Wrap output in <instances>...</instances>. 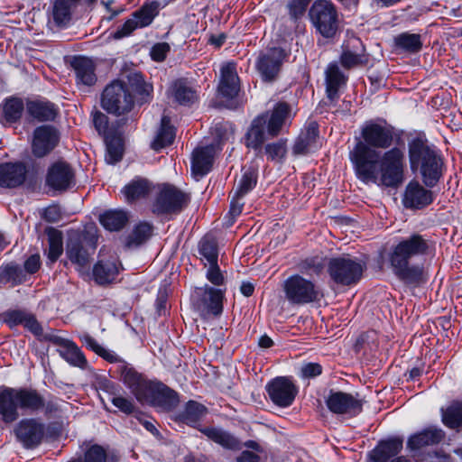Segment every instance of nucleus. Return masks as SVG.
Wrapping results in <instances>:
<instances>
[{"label": "nucleus", "instance_id": "052dcab7", "mask_svg": "<svg viewBox=\"0 0 462 462\" xmlns=\"http://www.w3.org/2000/svg\"><path fill=\"white\" fill-rule=\"evenodd\" d=\"M109 400L116 408H118L124 413L131 414L134 411V403L129 399L111 393Z\"/></svg>", "mask_w": 462, "mask_h": 462}, {"label": "nucleus", "instance_id": "c9c22d12", "mask_svg": "<svg viewBox=\"0 0 462 462\" xmlns=\"http://www.w3.org/2000/svg\"><path fill=\"white\" fill-rule=\"evenodd\" d=\"M200 431L209 439L222 446L224 448L238 450L241 448L240 441L231 433L217 428H204Z\"/></svg>", "mask_w": 462, "mask_h": 462}, {"label": "nucleus", "instance_id": "a18cd8bd", "mask_svg": "<svg viewBox=\"0 0 462 462\" xmlns=\"http://www.w3.org/2000/svg\"><path fill=\"white\" fill-rule=\"evenodd\" d=\"M394 43L397 48L411 53L420 51L422 47L420 35L417 33H401L394 38Z\"/></svg>", "mask_w": 462, "mask_h": 462}, {"label": "nucleus", "instance_id": "13d9d810", "mask_svg": "<svg viewBox=\"0 0 462 462\" xmlns=\"http://www.w3.org/2000/svg\"><path fill=\"white\" fill-rule=\"evenodd\" d=\"M322 366L319 363L309 362L301 365L299 376L302 379H311L320 375Z\"/></svg>", "mask_w": 462, "mask_h": 462}, {"label": "nucleus", "instance_id": "7c9ffc66", "mask_svg": "<svg viewBox=\"0 0 462 462\" xmlns=\"http://www.w3.org/2000/svg\"><path fill=\"white\" fill-rule=\"evenodd\" d=\"M403 440L398 437L382 440L372 451V459L374 462H387L401 452Z\"/></svg>", "mask_w": 462, "mask_h": 462}, {"label": "nucleus", "instance_id": "ddd939ff", "mask_svg": "<svg viewBox=\"0 0 462 462\" xmlns=\"http://www.w3.org/2000/svg\"><path fill=\"white\" fill-rule=\"evenodd\" d=\"M326 404L328 410L338 415H346L347 417H355L363 410V401L358 395H353L344 392H333L328 394Z\"/></svg>", "mask_w": 462, "mask_h": 462}, {"label": "nucleus", "instance_id": "bf43d9fd", "mask_svg": "<svg viewBox=\"0 0 462 462\" xmlns=\"http://www.w3.org/2000/svg\"><path fill=\"white\" fill-rule=\"evenodd\" d=\"M311 0H290L287 8L291 18L298 19L302 16Z\"/></svg>", "mask_w": 462, "mask_h": 462}, {"label": "nucleus", "instance_id": "2f4dec72", "mask_svg": "<svg viewBox=\"0 0 462 462\" xmlns=\"http://www.w3.org/2000/svg\"><path fill=\"white\" fill-rule=\"evenodd\" d=\"M214 160V147L212 145L194 150L191 161V169L195 175L204 176L212 167Z\"/></svg>", "mask_w": 462, "mask_h": 462}, {"label": "nucleus", "instance_id": "412c9836", "mask_svg": "<svg viewBox=\"0 0 462 462\" xmlns=\"http://www.w3.org/2000/svg\"><path fill=\"white\" fill-rule=\"evenodd\" d=\"M59 142L58 132L50 125L37 127L33 133L32 152L37 157L49 153Z\"/></svg>", "mask_w": 462, "mask_h": 462}, {"label": "nucleus", "instance_id": "4468645a", "mask_svg": "<svg viewBox=\"0 0 462 462\" xmlns=\"http://www.w3.org/2000/svg\"><path fill=\"white\" fill-rule=\"evenodd\" d=\"M444 438L445 433L441 429L430 426L410 436L407 440V449L416 462H420L423 457L420 451L424 448L440 443Z\"/></svg>", "mask_w": 462, "mask_h": 462}, {"label": "nucleus", "instance_id": "5fc2aeb1", "mask_svg": "<svg viewBox=\"0 0 462 462\" xmlns=\"http://www.w3.org/2000/svg\"><path fill=\"white\" fill-rule=\"evenodd\" d=\"M286 152L285 140H279L265 146V152L272 161H282L285 157Z\"/></svg>", "mask_w": 462, "mask_h": 462}, {"label": "nucleus", "instance_id": "4be33fe9", "mask_svg": "<svg viewBox=\"0 0 462 462\" xmlns=\"http://www.w3.org/2000/svg\"><path fill=\"white\" fill-rule=\"evenodd\" d=\"M27 167L23 162L0 163V187L14 189L22 186L27 177Z\"/></svg>", "mask_w": 462, "mask_h": 462}, {"label": "nucleus", "instance_id": "58836bf2", "mask_svg": "<svg viewBox=\"0 0 462 462\" xmlns=\"http://www.w3.org/2000/svg\"><path fill=\"white\" fill-rule=\"evenodd\" d=\"M118 274V268L113 261H98L93 268V276L98 284L113 282Z\"/></svg>", "mask_w": 462, "mask_h": 462}, {"label": "nucleus", "instance_id": "79ce46f5", "mask_svg": "<svg viewBox=\"0 0 462 462\" xmlns=\"http://www.w3.org/2000/svg\"><path fill=\"white\" fill-rule=\"evenodd\" d=\"M45 233L48 236L49 244L47 256L51 263H54L63 252L62 233L54 227H47Z\"/></svg>", "mask_w": 462, "mask_h": 462}, {"label": "nucleus", "instance_id": "4d7b16f0", "mask_svg": "<svg viewBox=\"0 0 462 462\" xmlns=\"http://www.w3.org/2000/svg\"><path fill=\"white\" fill-rule=\"evenodd\" d=\"M323 268V264L318 257H310L299 263V269L304 273L319 274Z\"/></svg>", "mask_w": 462, "mask_h": 462}, {"label": "nucleus", "instance_id": "6ab92c4d", "mask_svg": "<svg viewBox=\"0 0 462 462\" xmlns=\"http://www.w3.org/2000/svg\"><path fill=\"white\" fill-rule=\"evenodd\" d=\"M75 183V174L70 165L65 162H57L48 170L46 184L55 190L63 191Z\"/></svg>", "mask_w": 462, "mask_h": 462}, {"label": "nucleus", "instance_id": "a19ab883", "mask_svg": "<svg viewBox=\"0 0 462 462\" xmlns=\"http://www.w3.org/2000/svg\"><path fill=\"white\" fill-rule=\"evenodd\" d=\"M101 225L109 231H118L127 223V214L124 210H107L100 216Z\"/></svg>", "mask_w": 462, "mask_h": 462}, {"label": "nucleus", "instance_id": "393cba45", "mask_svg": "<svg viewBox=\"0 0 462 462\" xmlns=\"http://www.w3.org/2000/svg\"><path fill=\"white\" fill-rule=\"evenodd\" d=\"M121 378L123 383L131 390L132 393L139 402L143 401L152 381L146 380L141 374L133 367L123 365L121 368Z\"/></svg>", "mask_w": 462, "mask_h": 462}, {"label": "nucleus", "instance_id": "6e6552de", "mask_svg": "<svg viewBox=\"0 0 462 462\" xmlns=\"http://www.w3.org/2000/svg\"><path fill=\"white\" fill-rule=\"evenodd\" d=\"M189 193L170 184H164L157 193L152 204V212L157 215L180 213L189 203Z\"/></svg>", "mask_w": 462, "mask_h": 462}, {"label": "nucleus", "instance_id": "9d476101", "mask_svg": "<svg viewBox=\"0 0 462 462\" xmlns=\"http://www.w3.org/2000/svg\"><path fill=\"white\" fill-rule=\"evenodd\" d=\"M97 238L94 234L74 236L69 238L66 246L68 259L82 272L88 267L91 256L95 254Z\"/></svg>", "mask_w": 462, "mask_h": 462}, {"label": "nucleus", "instance_id": "0eeeda50", "mask_svg": "<svg viewBox=\"0 0 462 462\" xmlns=\"http://www.w3.org/2000/svg\"><path fill=\"white\" fill-rule=\"evenodd\" d=\"M101 102L106 112L116 116L128 114L134 106V96L121 80L113 81L104 89Z\"/></svg>", "mask_w": 462, "mask_h": 462}, {"label": "nucleus", "instance_id": "5701e85b", "mask_svg": "<svg viewBox=\"0 0 462 462\" xmlns=\"http://www.w3.org/2000/svg\"><path fill=\"white\" fill-rule=\"evenodd\" d=\"M367 62L368 57L365 54V49L360 39L353 38L343 45L340 63L345 69L365 65Z\"/></svg>", "mask_w": 462, "mask_h": 462}, {"label": "nucleus", "instance_id": "f3484780", "mask_svg": "<svg viewBox=\"0 0 462 462\" xmlns=\"http://www.w3.org/2000/svg\"><path fill=\"white\" fill-rule=\"evenodd\" d=\"M285 57L281 48H272L259 55L256 68L264 81H273L277 77Z\"/></svg>", "mask_w": 462, "mask_h": 462}, {"label": "nucleus", "instance_id": "dca6fc26", "mask_svg": "<svg viewBox=\"0 0 462 462\" xmlns=\"http://www.w3.org/2000/svg\"><path fill=\"white\" fill-rule=\"evenodd\" d=\"M17 439L26 448L39 446L45 434V425L37 419H23L14 429Z\"/></svg>", "mask_w": 462, "mask_h": 462}, {"label": "nucleus", "instance_id": "e2e57ef3", "mask_svg": "<svg viewBox=\"0 0 462 462\" xmlns=\"http://www.w3.org/2000/svg\"><path fill=\"white\" fill-rule=\"evenodd\" d=\"M170 49V45L166 42L156 43L151 50V57L155 61H163Z\"/></svg>", "mask_w": 462, "mask_h": 462}, {"label": "nucleus", "instance_id": "49530a36", "mask_svg": "<svg viewBox=\"0 0 462 462\" xmlns=\"http://www.w3.org/2000/svg\"><path fill=\"white\" fill-rule=\"evenodd\" d=\"M128 89L131 88L142 99L151 95L152 86L144 81L143 75L139 72H131L127 75V82L125 83Z\"/></svg>", "mask_w": 462, "mask_h": 462}, {"label": "nucleus", "instance_id": "37998d69", "mask_svg": "<svg viewBox=\"0 0 462 462\" xmlns=\"http://www.w3.org/2000/svg\"><path fill=\"white\" fill-rule=\"evenodd\" d=\"M257 171L254 168H244L243 174L241 179L238 180L235 190L237 198H243L255 187L257 183Z\"/></svg>", "mask_w": 462, "mask_h": 462}, {"label": "nucleus", "instance_id": "7ed1b4c3", "mask_svg": "<svg viewBox=\"0 0 462 462\" xmlns=\"http://www.w3.org/2000/svg\"><path fill=\"white\" fill-rule=\"evenodd\" d=\"M38 411L45 410L46 414L59 410L53 401L44 402L40 393L32 388L8 386L0 387V417L5 423H13L19 418L18 410Z\"/></svg>", "mask_w": 462, "mask_h": 462}, {"label": "nucleus", "instance_id": "0e129e2a", "mask_svg": "<svg viewBox=\"0 0 462 462\" xmlns=\"http://www.w3.org/2000/svg\"><path fill=\"white\" fill-rule=\"evenodd\" d=\"M23 327L36 336L42 335V326L37 321V319L32 315L27 314L23 322Z\"/></svg>", "mask_w": 462, "mask_h": 462}, {"label": "nucleus", "instance_id": "cd10ccee", "mask_svg": "<svg viewBox=\"0 0 462 462\" xmlns=\"http://www.w3.org/2000/svg\"><path fill=\"white\" fill-rule=\"evenodd\" d=\"M54 343L59 346L57 351L60 356L70 365L79 368H85L87 366L88 362L83 352L73 341L57 337Z\"/></svg>", "mask_w": 462, "mask_h": 462}, {"label": "nucleus", "instance_id": "f704fd0d", "mask_svg": "<svg viewBox=\"0 0 462 462\" xmlns=\"http://www.w3.org/2000/svg\"><path fill=\"white\" fill-rule=\"evenodd\" d=\"M26 111L30 116L40 122L52 121L57 115L55 106L48 101H28Z\"/></svg>", "mask_w": 462, "mask_h": 462}, {"label": "nucleus", "instance_id": "aec40b11", "mask_svg": "<svg viewBox=\"0 0 462 462\" xmlns=\"http://www.w3.org/2000/svg\"><path fill=\"white\" fill-rule=\"evenodd\" d=\"M432 201V191L426 189L418 181L411 180L406 186L402 198V204L406 208L421 209Z\"/></svg>", "mask_w": 462, "mask_h": 462}, {"label": "nucleus", "instance_id": "774afa93", "mask_svg": "<svg viewBox=\"0 0 462 462\" xmlns=\"http://www.w3.org/2000/svg\"><path fill=\"white\" fill-rule=\"evenodd\" d=\"M40 265V256L38 254H32L25 261L24 269L29 273H34L39 270Z\"/></svg>", "mask_w": 462, "mask_h": 462}, {"label": "nucleus", "instance_id": "680f3d73", "mask_svg": "<svg viewBox=\"0 0 462 462\" xmlns=\"http://www.w3.org/2000/svg\"><path fill=\"white\" fill-rule=\"evenodd\" d=\"M93 123L97 131L105 137L109 135L108 117L102 112H96L93 116Z\"/></svg>", "mask_w": 462, "mask_h": 462}, {"label": "nucleus", "instance_id": "b1692460", "mask_svg": "<svg viewBox=\"0 0 462 462\" xmlns=\"http://www.w3.org/2000/svg\"><path fill=\"white\" fill-rule=\"evenodd\" d=\"M319 146V125L316 122H310L297 138L292 152L295 155H304L315 152Z\"/></svg>", "mask_w": 462, "mask_h": 462}, {"label": "nucleus", "instance_id": "864d4df0", "mask_svg": "<svg viewBox=\"0 0 462 462\" xmlns=\"http://www.w3.org/2000/svg\"><path fill=\"white\" fill-rule=\"evenodd\" d=\"M152 233V226L149 223H139L129 236V243L136 245L143 244L150 238Z\"/></svg>", "mask_w": 462, "mask_h": 462}, {"label": "nucleus", "instance_id": "ea45409f", "mask_svg": "<svg viewBox=\"0 0 462 462\" xmlns=\"http://www.w3.org/2000/svg\"><path fill=\"white\" fill-rule=\"evenodd\" d=\"M175 138L174 128L171 125L170 117L163 116L161 120V127L157 133L154 141L152 143V148L159 151L171 143Z\"/></svg>", "mask_w": 462, "mask_h": 462}, {"label": "nucleus", "instance_id": "2eb2a0df", "mask_svg": "<svg viewBox=\"0 0 462 462\" xmlns=\"http://www.w3.org/2000/svg\"><path fill=\"white\" fill-rule=\"evenodd\" d=\"M266 391L272 402L280 407L292 404L298 393V388L288 377H276L266 384Z\"/></svg>", "mask_w": 462, "mask_h": 462}, {"label": "nucleus", "instance_id": "20e7f679", "mask_svg": "<svg viewBox=\"0 0 462 462\" xmlns=\"http://www.w3.org/2000/svg\"><path fill=\"white\" fill-rule=\"evenodd\" d=\"M409 159L411 170L420 171L425 186H436L443 168V161L438 152L426 141L416 138L409 143Z\"/></svg>", "mask_w": 462, "mask_h": 462}, {"label": "nucleus", "instance_id": "338daca9", "mask_svg": "<svg viewBox=\"0 0 462 462\" xmlns=\"http://www.w3.org/2000/svg\"><path fill=\"white\" fill-rule=\"evenodd\" d=\"M81 342L89 349H91L93 352H95L97 355L99 354V352L102 349V346L98 344V342L92 337L88 334H84L80 337Z\"/></svg>", "mask_w": 462, "mask_h": 462}, {"label": "nucleus", "instance_id": "8fccbe9b", "mask_svg": "<svg viewBox=\"0 0 462 462\" xmlns=\"http://www.w3.org/2000/svg\"><path fill=\"white\" fill-rule=\"evenodd\" d=\"M106 143V161L110 164H115L123 157L124 144L122 140L116 136L107 135L105 137Z\"/></svg>", "mask_w": 462, "mask_h": 462}, {"label": "nucleus", "instance_id": "a211bd4d", "mask_svg": "<svg viewBox=\"0 0 462 462\" xmlns=\"http://www.w3.org/2000/svg\"><path fill=\"white\" fill-rule=\"evenodd\" d=\"M179 402V396L175 391L162 383L152 381L142 402H149L155 407L171 411L178 405Z\"/></svg>", "mask_w": 462, "mask_h": 462}, {"label": "nucleus", "instance_id": "3c124183", "mask_svg": "<svg viewBox=\"0 0 462 462\" xmlns=\"http://www.w3.org/2000/svg\"><path fill=\"white\" fill-rule=\"evenodd\" d=\"M24 110L23 102L18 97L5 99L3 106L4 116L7 122L14 123L19 120Z\"/></svg>", "mask_w": 462, "mask_h": 462}, {"label": "nucleus", "instance_id": "f03ea898", "mask_svg": "<svg viewBox=\"0 0 462 462\" xmlns=\"http://www.w3.org/2000/svg\"><path fill=\"white\" fill-rule=\"evenodd\" d=\"M429 250V240L420 234L414 233L401 238L392 246L388 254V261L395 276L409 284L423 282V266L411 264V261L426 255Z\"/></svg>", "mask_w": 462, "mask_h": 462}, {"label": "nucleus", "instance_id": "a878e982", "mask_svg": "<svg viewBox=\"0 0 462 462\" xmlns=\"http://www.w3.org/2000/svg\"><path fill=\"white\" fill-rule=\"evenodd\" d=\"M221 78L218 85L219 93L226 98H234L237 96L240 84L236 73V65L227 63L221 68Z\"/></svg>", "mask_w": 462, "mask_h": 462}, {"label": "nucleus", "instance_id": "c85d7f7f", "mask_svg": "<svg viewBox=\"0 0 462 462\" xmlns=\"http://www.w3.org/2000/svg\"><path fill=\"white\" fill-rule=\"evenodd\" d=\"M173 99L181 106H191L198 98V89L186 79L175 80L170 88Z\"/></svg>", "mask_w": 462, "mask_h": 462}, {"label": "nucleus", "instance_id": "c03bdc74", "mask_svg": "<svg viewBox=\"0 0 462 462\" xmlns=\"http://www.w3.org/2000/svg\"><path fill=\"white\" fill-rule=\"evenodd\" d=\"M200 259L206 260L208 264L217 263L218 250L216 240L210 236H205L199 243Z\"/></svg>", "mask_w": 462, "mask_h": 462}, {"label": "nucleus", "instance_id": "1a4fd4ad", "mask_svg": "<svg viewBox=\"0 0 462 462\" xmlns=\"http://www.w3.org/2000/svg\"><path fill=\"white\" fill-rule=\"evenodd\" d=\"M283 291L286 299L291 304L304 305L320 299V291L316 284L299 274L291 275L285 280Z\"/></svg>", "mask_w": 462, "mask_h": 462}, {"label": "nucleus", "instance_id": "de8ad7c7", "mask_svg": "<svg viewBox=\"0 0 462 462\" xmlns=\"http://www.w3.org/2000/svg\"><path fill=\"white\" fill-rule=\"evenodd\" d=\"M442 421L450 429L460 427L462 425V402H454L445 411H442Z\"/></svg>", "mask_w": 462, "mask_h": 462}, {"label": "nucleus", "instance_id": "39448f33", "mask_svg": "<svg viewBox=\"0 0 462 462\" xmlns=\"http://www.w3.org/2000/svg\"><path fill=\"white\" fill-rule=\"evenodd\" d=\"M207 280L216 287L206 284L194 291V303L203 314L218 316L223 311V299L226 292L225 278L217 263L208 264L206 272Z\"/></svg>", "mask_w": 462, "mask_h": 462}, {"label": "nucleus", "instance_id": "c756f323", "mask_svg": "<svg viewBox=\"0 0 462 462\" xmlns=\"http://www.w3.org/2000/svg\"><path fill=\"white\" fill-rule=\"evenodd\" d=\"M262 116H267V134L274 137L280 134L286 120L291 116V107L287 103L280 102L274 106L270 116L268 113Z\"/></svg>", "mask_w": 462, "mask_h": 462}, {"label": "nucleus", "instance_id": "4c0bfd02", "mask_svg": "<svg viewBox=\"0 0 462 462\" xmlns=\"http://www.w3.org/2000/svg\"><path fill=\"white\" fill-rule=\"evenodd\" d=\"M80 0H54L52 5L53 21L58 26H67L72 15L73 9Z\"/></svg>", "mask_w": 462, "mask_h": 462}, {"label": "nucleus", "instance_id": "f257e3e1", "mask_svg": "<svg viewBox=\"0 0 462 462\" xmlns=\"http://www.w3.org/2000/svg\"><path fill=\"white\" fill-rule=\"evenodd\" d=\"M364 141H358L349 157L358 180L386 188H397L404 180L406 168L405 151L393 147V133L389 127L370 123L362 129Z\"/></svg>", "mask_w": 462, "mask_h": 462}, {"label": "nucleus", "instance_id": "69168bd1", "mask_svg": "<svg viewBox=\"0 0 462 462\" xmlns=\"http://www.w3.org/2000/svg\"><path fill=\"white\" fill-rule=\"evenodd\" d=\"M26 316L27 314L23 311L14 310L7 314L6 321L10 327L17 326L20 324L23 325Z\"/></svg>", "mask_w": 462, "mask_h": 462}, {"label": "nucleus", "instance_id": "9b49d317", "mask_svg": "<svg viewBox=\"0 0 462 462\" xmlns=\"http://www.w3.org/2000/svg\"><path fill=\"white\" fill-rule=\"evenodd\" d=\"M310 19L317 30L325 37L335 35L337 30V12L328 0L314 2L310 10Z\"/></svg>", "mask_w": 462, "mask_h": 462}, {"label": "nucleus", "instance_id": "72a5a7b5", "mask_svg": "<svg viewBox=\"0 0 462 462\" xmlns=\"http://www.w3.org/2000/svg\"><path fill=\"white\" fill-rule=\"evenodd\" d=\"M72 67L75 70L78 83L85 86H92L96 83V66L91 59L86 57L75 58Z\"/></svg>", "mask_w": 462, "mask_h": 462}, {"label": "nucleus", "instance_id": "bb28decb", "mask_svg": "<svg viewBox=\"0 0 462 462\" xmlns=\"http://www.w3.org/2000/svg\"><path fill=\"white\" fill-rule=\"evenodd\" d=\"M347 77L340 70L337 63H330L325 71L327 97L330 101L338 98L339 91L346 84Z\"/></svg>", "mask_w": 462, "mask_h": 462}, {"label": "nucleus", "instance_id": "423d86ee", "mask_svg": "<svg viewBox=\"0 0 462 462\" xmlns=\"http://www.w3.org/2000/svg\"><path fill=\"white\" fill-rule=\"evenodd\" d=\"M365 268V262L348 255L333 257L328 263L330 279L341 286H351L358 282Z\"/></svg>", "mask_w": 462, "mask_h": 462}, {"label": "nucleus", "instance_id": "e433bc0d", "mask_svg": "<svg viewBox=\"0 0 462 462\" xmlns=\"http://www.w3.org/2000/svg\"><path fill=\"white\" fill-rule=\"evenodd\" d=\"M152 184L147 179L137 177L126 184L122 189L128 202L145 198L150 194Z\"/></svg>", "mask_w": 462, "mask_h": 462}, {"label": "nucleus", "instance_id": "6e6d98bb", "mask_svg": "<svg viewBox=\"0 0 462 462\" xmlns=\"http://www.w3.org/2000/svg\"><path fill=\"white\" fill-rule=\"evenodd\" d=\"M214 131L218 144L229 141L234 135L233 125L227 122L216 124Z\"/></svg>", "mask_w": 462, "mask_h": 462}, {"label": "nucleus", "instance_id": "603ef678", "mask_svg": "<svg viewBox=\"0 0 462 462\" xmlns=\"http://www.w3.org/2000/svg\"><path fill=\"white\" fill-rule=\"evenodd\" d=\"M106 460L107 454L105 448L99 445H92L82 457L69 462H106Z\"/></svg>", "mask_w": 462, "mask_h": 462}, {"label": "nucleus", "instance_id": "f8f14e48", "mask_svg": "<svg viewBox=\"0 0 462 462\" xmlns=\"http://www.w3.org/2000/svg\"><path fill=\"white\" fill-rule=\"evenodd\" d=\"M157 14L158 5L156 3L143 5L135 11L131 18L127 19L123 25L118 27L112 33V37L116 40H120L131 35L134 30L150 25Z\"/></svg>", "mask_w": 462, "mask_h": 462}, {"label": "nucleus", "instance_id": "09e8293b", "mask_svg": "<svg viewBox=\"0 0 462 462\" xmlns=\"http://www.w3.org/2000/svg\"><path fill=\"white\" fill-rule=\"evenodd\" d=\"M207 412L204 405L195 402L189 401L186 403L185 410L180 414L181 420L188 425L196 424Z\"/></svg>", "mask_w": 462, "mask_h": 462}, {"label": "nucleus", "instance_id": "473e14b6", "mask_svg": "<svg viewBox=\"0 0 462 462\" xmlns=\"http://www.w3.org/2000/svg\"><path fill=\"white\" fill-rule=\"evenodd\" d=\"M266 116H258L251 123L245 134V143L246 147L254 150L261 149L265 140Z\"/></svg>", "mask_w": 462, "mask_h": 462}]
</instances>
